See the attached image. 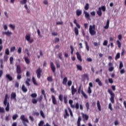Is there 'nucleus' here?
I'll return each mask as SVG.
<instances>
[{
	"instance_id": "f257e3e1",
	"label": "nucleus",
	"mask_w": 126,
	"mask_h": 126,
	"mask_svg": "<svg viewBox=\"0 0 126 126\" xmlns=\"http://www.w3.org/2000/svg\"><path fill=\"white\" fill-rule=\"evenodd\" d=\"M8 98V94H6L5 95V98L3 101V104L6 107H5V110L6 112L9 111V102H7V99Z\"/></svg>"
},
{
	"instance_id": "f03ea898",
	"label": "nucleus",
	"mask_w": 126,
	"mask_h": 126,
	"mask_svg": "<svg viewBox=\"0 0 126 126\" xmlns=\"http://www.w3.org/2000/svg\"><path fill=\"white\" fill-rule=\"evenodd\" d=\"M108 93L110 94L111 97L110 98V100L112 103L114 104L115 103V94L112 92V91L111 89L108 90Z\"/></svg>"
},
{
	"instance_id": "7ed1b4c3",
	"label": "nucleus",
	"mask_w": 126,
	"mask_h": 126,
	"mask_svg": "<svg viewBox=\"0 0 126 126\" xmlns=\"http://www.w3.org/2000/svg\"><path fill=\"white\" fill-rule=\"evenodd\" d=\"M95 26L94 25H90L89 28V32L92 36H94L96 34V32L95 31Z\"/></svg>"
},
{
	"instance_id": "20e7f679",
	"label": "nucleus",
	"mask_w": 126,
	"mask_h": 126,
	"mask_svg": "<svg viewBox=\"0 0 126 126\" xmlns=\"http://www.w3.org/2000/svg\"><path fill=\"white\" fill-rule=\"evenodd\" d=\"M101 10L103 11V12H105L106 11V7L105 5L102 6L101 7H99L98 10L97 11V14L99 17H101L102 15Z\"/></svg>"
},
{
	"instance_id": "39448f33",
	"label": "nucleus",
	"mask_w": 126,
	"mask_h": 126,
	"mask_svg": "<svg viewBox=\"0 0 126 126\" xmlns=\"http://www.w3.org/2000/svg\"><path fill=\"white\" fill-rule=\"evenodd\" d=\"M20 119L22 120V123L25 126H27V124H26V122L28 124H29V121L28 119L25 118V115H22L20 116Z\"/></svg>"
},
{
	"instance_id": "423d86ee",
	"label": "nucleus",
	"mask_w": 126,
	"mask_h": 126,
	"mask_svg": "<svg viewBox=\"0 0 126 126\" xmlns=\"http://www.w3.org/2000/svg\"><path fill=\"white\" fill-rule=\"evenodd\" d=\"M93 87V84L92 82H90L89 83V86L88 87V93L89 94V95H91V94L92 92L91 88Z\"/></svg>"
},
{
	"instance_id": "0eeeda50",
	"label": "nucleus",
	"mask_w": 126,
	"mask_h": 126,
	"mask_svg": "<svg viewBox=\"0 0 126 126\" xmlns=\"http://www.w3.org/2000/svg\"><path fill=\"white\" fill-rule=\"evenodd\" d=\"M42 72V70L40 68H38L37 69L36 71V73L37 74V77L38 79H40L41 77V73Z\"/></svg>"
},
{
	"instance_id": "6e6552de",
	"label": "nucleus",
	"mask_w": 126,
	"mask_h": 126,
	"mask_svg": "<svg viewBox=\"0 0 126 126\" xmlns=\"http://www.w3.org/2000/svg\"><path fill=\"white\" fill-rule=\"evenodd\" d=\"M25 38L28 41L30 42V43H32L33 42L32 38L31 39V35L30 34H27Z\"/></svg>"
},
{
	"instance_id": "1a4fd4ad",
	"label": "nucleus",
	"mask_w": 126,
	"mask_h": 126,
	"mask_svg": "<svg viewBox=\"0 0 126 126\" xmlns=\"http://www.w3.org/2000/svg\"><path fill=\"white\" fill-rule=\"evenodd\" d=\"M82 118L83 119V121H87L89 119V116L87 114H84L83 113H82Z\"/></svg>"
},
{
	"instance_id": "9d476101",
	"label": "nucleus",
	"mask_w": 126,
	"mask_h": 126,
	"mask_svg": "<svg viewBox=\"0 0 126 126\" xmlns=\"http://www.w3.org/2000/svg\"><path fill=\"white\" fill-rule=\"evenodd\" d=\"M71 94L72 95H74L75 93L77 92V90L76 88H74V85H72L71 88Z\"/></svg>"
},
{
	"instance_id": "9b49d317",
	"label": "nucleus",
	"mask_w": 126,
	"mask_h": 126,
	"mask_svg": "<svg viewBox=\"0 0 126 126\" xmlns=\"http://www.w3.org/2000/svg\"><path fill=\"white\" fill-rule=\"evenodd\" d=\"M2 34L3 35H6L7 36H9L11 35H12V32H10L9 31H8L7 32H2Z\"/></svg>"
},
{
	"instance_id": "f8f14e48",
	"label": "nucleus",
	"mask_w": 126,
	"mask_h": 126,
	"mask_svg": "<svg viewBox=\"0 0 126 126\" xmlns=\"http://www.w3.org/2000/svg\"><path fill=\"white\" fill-rule=\"evenodd\" d=\"M84 13L85 14V18L87 19L88 20H91L90 15L89 13L85 11L84 12Z\"/></svg>"
},
{
	"instance_id": "ddd939ff",
	"label": "nucleus",
	"mask_w": 126,
	"mask_h": 126,
	"mask_svg": "<svg viewBox=\"0 0 126 126\" xmlns=\"http://www.w3.org/2000/svg\"><path fill=\"white\" fill-rule=\"evenodd\" d=\"M50 67H51L53 72L55 73V71H56V67L54 65L53 62H51L50 63Z\"/></svg>"
},
{
	"instance_id": "4468645a",
	"label": "nucleus",
	"mask_w": 126,
	"mask_h": 126,
	"mask_svg": "<svg viewBox=\"0 0 126 126\" xmlns=\"http://www.w3.org/2000/svg\"><path fill=\"white\" fill-rule=\"evenodd\" d=\"M16 72L18 74H20L22 73L21 67L19 65H17Z\"/></svg>"
},
{
	"instance_id": "2eb2a0df",
	"label": "nucleus",
	"mask_w": 126,
	"mask_h": 126,
	"mask_svg": "<svg viewBox=\"0 0 126 126\" xmlns=\"http://www.w3.org/2000/svg\"><path fill=\"white\" fill-rule=\"evenodd\" d=\"M11 99L16 100V93L12 92L11 94Z\"/></svg>"
},
{
	"instance_id": "dca6fc26",
	"label": "nucleus",
	"mask_w": 126,
	"mask_h": 126,
	"mask_svg": "<svg viewBox=\"0 0 126 126\" xmlns=\"http://www.w3.org/2000/svg\"><path fill=\"white\" fill-rule=\"evenodd\" d=\"M6 79L8 80L9 81H12L13 80V78L10 76L9 74H7L6 75Z\"/></svg>"
},
{
	"instance_id": "f3484780",
	"label": "nucleus",
	"mask_w": 126,
	"mask_h": 126,
	"mask_svg": "<svg viewBox=\"0 0 126 126\" xmlns=\"http://www.w3.org/2000/svg\"><path fill=\"white\" fill-rule=\"evenodd\" d=\"M52 102L54 105H57V101L56 99L55 96L54 95H52Z\"/></svg>"
},
{
	"instance_id": "a211bd4d",
	"label": "nucleus",
	"mask_w": 126,
	"mask_h": 126,
	"mask_svg": "<svg viewBox=\"0 0 126 126\" xmlns=\"http://www.w3.org/2000/svg\"><path fill=\"white\" fill-rule=\"evenodd\" d=\"M44 123V122L43 121H40L39 124H38V126H43ZM44 126H51L49 125L48 123H47L46 125H44Z\"/></svg>"
},
{
	"instance_id": "6ab92c4d",
	"label": "nucleus",
	"mask_w": 126,
	"mask_h": 126,
	"mask_svg": "<svg viewBox=\"0 0 126 126\" xmlns=\"http://www.w3.org/2000/svg\"><path fill=\"white\" fill-rule=\"evenodd\" d=\"M82 120L81 117L79 116L77 120V126H81V121ZM81 126H85L84 124H83Z\"/></svg>"
},
{
	"instance_id": "aec40b11",
	"label": "nucleus",
	"mask_w": 126,
	"mask_h": 126,
	"mask_svg": "<svg viewBox=\"0 0 126 126\" xmlns=\"http://www.w3.org/2000/svg\"><path fill=\"white\" fill-rule=\"evenodd\" d=\"M82 10L80 9H77L76 11V16L77 17H79L80 15H81L82 14Z\"/></svg>"
},
{
	"instance_id": "412c9836",
	"label": "nucleus",
	"mask_w": 126,
	"mask_h": 126,
	"mask_svg": "<svg viewBox=\"0 0 126 126\" xmlns=\"http://www.w3.org/2000/svg\"><path fill=\"white\" fill-rule=\"evenodd\" d=\"M95 82L98 83L99 86L101 87L102 86V83L101 82V81L99 80V78H96L95 79Z\"/></svg>"
},
{
	"instance_id": "4be33fe9",
	"label": "nucleus",
	"mask_w": 126,
	"mask_h": 126,
	"mask_svg": "<svg viewBox=\"0 0 126 126\" xmlns=\"http://www.w3.org/2000/svg\"><path fill=\"white\" fill-rule=\"evenodd\" d=\"M22 91L26 93L28 92V89L27 88L25 87V85L24 84H23L22 85Z\"/></svg>"
},
{
	"instance_id": "5701e85b",
	"label": "nucleus",
	"mask_w": 126,
	"mask_h": 126,
	"mask_svg": "<svg viewBox=\"0 0 126 126\" xmlns=\"http://www.w3.org/2000/svg\"><path fill=\"white\" fill-rule=\"evenodd\" d=\"M76 56L78 60L80 61V62H82L81 56L78 52H76Z\"/></svg>"
},
{
	"instance_id": "b1692460",
	"label": "nucleus",
	"mask_w": 126,
	"mask_h": 126,
	"mask_svg": "<svg viewBox=\"0 0 126 126\" xmlns=\"http://www.w3.org/2000/svg\"><path fill=\"white\" fill-rule=\"evenodd\" d=\"M24 60H25V61L26 63L27 64H29L30 63V60H29V59L28 58V57H24Z\"/></svg>"
},
{
	"instance_id": "393cba45",
	"label": "nucleus",
	"mask_w": 126,
	"mask_h": 126,
	"mask_svg": "<svg viewBox=\"0 0 126 126\" xmlns=\"http://www.w3.org/2000/svg\"><path fill=\"white\" fill-rule=\"evenodd\" d=\"M67 81V78L66 77H64L63 81V84L65 86L66 85Z\"/></svg>"
},
{
	"instance_id": "a878e982",
	"label": "nucleus",
	"mask_w": 126,
	"mask_h": 126,
	"mask_svg": "<svg viewBox=\"0 0 126 126\" xmlns=\"http://www.w3.org/2000/svg\"><path fill=\"white\" fill-rule=\"evenodd\" d=\"M97 106L98 110L99 111H101V105L100 104V102L98 100L97 101Z\"/></svg>"
},
{
	"instance_id": "bb28decb",
	"label": "nucleus",
	"mask_w": 126,
	"mask_h": 126,
	"mask_svg": "<svg viewBox=\"0 0 126 126\" xmlns=\"http://www.w3.org/2000/svg\"><path fill=\"white\" fill-rule=\"evenodd\" d=\"M31 81V79L30 78H27V80L25 82V84L28 87H29L30 86V82Z\"/></svg>"
},
{
	"instance_id": "cd10ccee",
	"label": "nucleus",
	"mask_w": 126,
	"mask_h": 126,
	"mask_svg": "<svg viewBox=\"0 0 126 126\" xmlns=\"http://www.w3.org/2000/svg\"><path fill=\"white\" fill-rule=\"evenodd\" d=\"M110 21L109 20H107V23L105 26L104 27V28L106 30L108 29L109 26Z\"/></svg>"
},
{
	"instance_id": "c85d7f7f",
	"label": "nucleus",
	"mask_w": 126,
	"mask_h": 126,
	"mask_svg": "<svg viewBox=\"0 0 126 126\" xmlns=\"http://www.w3.org/2000/svg\"><path fill=\"white\" fill-rule=\"evenodd\" d=\"M65 114H64V119H66L67 117H68L69 116V115L68 113V111L66 109H65Z\"/></svg>"
},
{
	"instance_id": "c756f323",
	"label": "nucleus",
	"mask_w": 126,
	"mask_h": 126,
	"mask_svg": "<svg viewBox=\"0 0 126 126\" xmlns=\"http://www.w3.org/2000/svg\"><path fill=\"white\" fill-rule=\"evenodd\" d=\"M74 32L76 36H78L79 34V31L77 27L74 28Z\"/></svg>"
},
{
	"instance_id": "7c9ffc66",
	"label": "nucleus",
	"mask_w": 126,
	"mask_h": 126,
	"mask_svg": "<svg viewBox=\"0 0 126 126\" xmlns=\"http://www.w3.org/2000/svg\"><path fill=\"white\" fill-rule=\"evenodd\" d=\"M81 94L83 95V96L85 97V98H88V95L84 93L83 90H82L81 91Z\"/></svg>"
},
{
	"instance_id": "2f4dec72",
	"label": "nucleus",
	"mask_w": 126,
	"mask_h": 126,
	"mask_svg": "<svg viewBox=\"0 0 126 126\" xmlns=\"http://www.w3.org/2000/svg\"><path fill=\"white\" fill-rule=\"evenodd\" d=\"M69 103L70 104V106H71V108H74V105L72 104H73V101H72V99H69Z\"/></svg>"
},
{
	"instance_id": "473e14b6",
	"label": "nucleus",
	"mask_w": 126,
	"mask_h": 126,
	"mask_svg": "<svg viewBox=\"0 0 126 126\" xmlns=\"http://www.w3.org/2000/svg\"><path fill=\"white\" fill-rule=\"evenodd\" d=\"M8 60V56L5 55L3 57L4 62H7Z\"/></svg>"
},
{
	"instance_id": "72a5a7b5",
	"label": "nucleus",
	"mask_w": 126,
	"mask_h": 126,
	"mask_svg": "<svg viewBox=\"0 0 126 126\" xmlns=\"http://www.w3.org/2000/svg\"><path fill=\"white\" fill-rule=\"evenodd\" d=\"M9 27L11 29H12L13 31H14V30H15V25L10 24L9 25Z\"/></svg>"
},
{
	"instance_id": "f704fd0d",
	"label": "nucleus",
	"mask_w": 126,
	"mask_h": 126,
	"mask_svg": "<svg viewBox=\"0 0 126 126\" xmlns=\"http://www.w3.org/2000/svg\"><path fill=\"white\" fill-rule=\"evenodd\" d=\"M76 66H77V68L78 70H79V71L82 70V67L81 66V65L77 64Z\"/></svg>"
},
{
	"instance_id": "c9c22d12",
	"label": "nucleus",
	"mask_w": 126,
	"mask_h": 126,
	"mask_svg": "<svg viewBox=\"0 0 126 126\" xmlns=\"http://www.w3.org/2000/svg\"><path fill=\"white\" fill-rule=\"evenodd\" d=\"M120 58V53H118L117 55L115 57V60L117 61V60L119 59Z\"/></svg>"
},
{
	"instance_id": "e433bc0d",
	"label": "nucleus",
	"mask_w": 126,
	"mask_h": 126,
	"mask_svg": "<svg viewBox=\"0 0 126 126\" xmlns=\"http://www.w3.org/2000/svg\"><path fill=\"white\" fill-rule=\"evenodd\" d=\"M63 100L64 103L66 104L67 103V95H64Z\"/></svg>"
},
{
	"instance_id": "4c0bfd02",
	"label": "nucleus",
	"mask_w": 126,
	"mask_h": 126,
	"mask_svg": "<svg viewBox=\"0 0 126 126\" xmlns=\"http://www.w3.org/2000/svg\"><path fill=\"white\" fill-rule=\"evenodd\" d=\"M32 82H33V84H34V85L37 86L38 84H37V83H36V81H35V78H34V77L33 76L32 77Z\"/></svg>"
},
{
	"instance_id": "58836bf2",
	"label": "nucleus",
	"mask_w": 126,
	"mask_h": 126,
	"mask_svg": "<svg viewBox=\"0 0 126 126\" xmlns=\"http://www.w3.org/2000/svg\"><path fill=\"white\" fill-rule=\"evenodd\" d=\"M31 96L33 98H36L37 97V94L36 93H32L31 94Z\"/></svg>"
},
{
	"instance_id": "ea45409f",
	"label": "nucleus",
	"mask_w": 126,
	"mask_h": 126,
	"mask_svg": "<svg viewBox=\"0 0 126 126\" xmlns=\"http://www.w3.org/2000/svg\"><path fill=\"white\" fill-rule=\"evenodd\" d=\"M32 103L33 104H36L37 102V100L36 99H35V98H32Z\"/></svg>"
},
{
	"instance_id": "a19ab883",
	"label": "nucleus",
	"mask_w": 126,
	"mask_h": 126,
	"mask_svg": "<svg viewBox=\"0 0 126 126\" xmlns=\"http://www.w3.org/2000/svg\"><path fill=\"white\" fill-rule=\"evenodd\" d=\"M117 44L118 48H120L121 47V43L119 40H117Z\"/></svg>"
},
{
	"instance_id": "79ce46f5",
	"label": "nucleus",
	"mask_w": 126,
	"mask_h": 126,
	"mask_svg": "<svg viewBox=\"0 0 126 126\" xmlns=\"http://www.w3.org/2000/svg\"><path fill=\"white\" fill-rule=\"evenodd\" d=\"M89 8V4L88 3H87L86 5L85 6V9L86 10H88Z\"/></svg>"
},
{
	"instance_id": "37998d69",
	"label": "nucleus",
	"mask_w": 126,
	"mask_h": 126,
	"mask_svg": "<svg viewBox=\"0 0 126 126\" xmlns=\"http://www.w3.org/2000/svg\"><path fill=\"white\" fill-rule=\"evenodd\" d=\"M47 81L50 82H52L53 81V79L51 76H49L47 77Z\"/></svg>"
},
{
	"instance_id": "c03bdc74",
	"label": "nucleus",
	"mask_w": 126,
	"mask_h": 126,
	"mask_svg": "<svg viewBox=\"0 0 126 126\" xmlns=\"http://www.w3.org/2000/svg\"><path fill=\"white\" fill-rule=\"evenodd\" d=\"M4 112V108L3 107H0V113H3Z\"/></svg>"
},
{
	"instance_id": "a18cd8bd",
	"label": "nucleus",
	"mask_w": 126,
	"mask_h": 126,
	"mask_svg": "<svg viewBox=\"0 0 126 126\" xmlns=\"http://www.w3.org/2000/svg\"><path fill=\"white\" fill-rule=\"evenodd\" d=\"M5 53L7 56L9 55V49L8 48L5 49Z\"/></svg>"
},
{
	"instance_id": "49530a36",
	"label": "nucleus",
	"mask_w": 126,
	"mask_h": 126,
	"mask_svg": "<svg viewBox=\"0 0 126 126\" xmlns=\"http://www.w3.org/2000/svg\"><path fill=\"white\" fill-rule=\"evenodd\" d=\"M63 95L62 94H60L59 96V99L61 102L63 101Z\"/></svg>"
},
{
	"instance_id": "de8ad7c7",
	"label": "nucleus",
	"mask_w": 126,
	"mask_h": 126,
	"mask_svg": "<svg viewBox=\"0 0 126 126\" xmlns=\"http://www.w3.org/2000/svg\"><path fill=\"white\" fill-rule=\"evenodd\" d=\"M85 44H86V49L87 51H89L90 48H89V46H88L87 41H85Z\"/></svg>"
},
{
	"instance_id": "09e8293b",
	"label": "nucleus",
	"mask_w": 126,
	"mask_h": 126,
	"mask_svg": "<svg viewBox=\"0 0 126 126\" xmlns=\"http://www.w3.org/2000/svg\"><path fill=\"white\" fill-rule=\"evenodd\" d=\"M9 60H10V63L11 64H13V57H10Z\"/></svg>"
},
{
	"instance_id": "8fccbe9b",
	"label": "nucleus",
	"mask_w": 126,
	"mask_h": 126,
	"mask_svg": "<svg viewBox=\"0 0 126 126\" xmlns=\"http://www.w3.org/2000/svg\"><path fill=\"white\" fill-rule=\"evenodd\" d=\"M124 66L123 63L122 62H120V66H119V69H121Z\"/></svg>"
},
{
	"instance_id": "3c124183",
	"label": "nucleus",
	"mask_w": 126,
	"mask_h": 126,
	"mask_svg": "<svg viewBox=\"0 0 126 126\" xmlns=\"http://www.w3.org/2000/svg\"><path fill=\"white\" fill-rule=\"evenodd\" d=\"M18 116L17 114H15V115H13L12 119L13 120H15L18 118Z\"/></svg>"
},
{
	"instance_id": "603ef678",
	"label": "nucleus",
	"mask_w": 126,
	"mask_h": 126,
	"mask_svg": "<svg viewBox=\"0 0 126 126\" xmlns=\"http://www.w3.org/2000/svg\"><path fill=\"white\" fill-rule=\"evenodd\" d=\"M86 107L87 108V111H88L90 109L89 102L86 103Z\"/></svg>"
},
{
	"instance_id": "864d4df0",
	"label": "nucleus",
	"mask_w": 126,
	"mask_h": 126,
	"mask_svg": "<svg viewBox=\"0 0 126 126\" xmlns=\"http://www.w3.org/2000/svg\"><path fill=\"white\" fill-rule=\"evenodd\" d=\"M107 44H108V40H105L104 41V42L103 43V46H107Z\"/></svg>"
},
{
	"instance_id": "5fc2aeb1",
	"label": "nucleus",
	"mask_w": 126,
	"mask_h": 126,
	"mask_svg": "<svg viewBox=\"0 0 126 126\" xmlns=\"http://www.w3.org/2000/svg\"><path fill=\"white\" fill-rule=\"evenodd\" d=\"M16 48L15 46H13L10 49V52H13L15 51Z\"/></svg>"
},
{
	"instance_id": "6e6d98bb",
	"label": "nucleus",
	"mask_w": 126,
	"mask_h": 126,
	"mask_svg": "<svg viewBox=\"0 0 126 126\" xmlns=\"http://www.w3.org/2000/svg\"><path fill=\"white\" fill-rule=\"evenodd\" d=\"M27 0H23L20 1V3L21 4H25L26 3Z\"/></svg>"
},
{
	"instance_id": "4d7b16f0",
	"label": "nucleus",
	"mask_w": 126,
	"mask_h": 126,
	"mask_svg": "<svg viewBox=\"0 0 126 126\" xmlns=\"http://www.w3.org/2000/svg\"><path fill=\"white\" fill-rule=\"evenodd\" d=\"M40 115L42 116L43 118H45V115L42 110H40Z\"/></svg>"
},
{
	"instance_id": "13d9d810",
	"label": "nucleus",
	"mask_w": 126,
	"mask_h": 126,
	"mask_svg": "<svg viewBox=\"0 0 126 126\" xmlns=\"http://www.w3.org/2000/svg\"><path fill=\"white\" fill-rule=\"evenodd\" d=\"M42 99H43V96H42V95H40L39 97L38 98V101L39 102H41V100H42Z\"/></svg>"
},
{
	"instance_id": "bf43d9fd",
	"label": "nucleus",
	"mask_w": 126,
	"mask_h": 126,
	"mask_svg": "<svg viewBox=\"0 0 126 126\" xmlns=\"http://www.w3.org/2000/svg\"><path fill=\"white\" fill-rule=\"evenodd\" d=\"M109 109L111 110V111H113V108L112 107V104L111 103H110L109 104V106H108Z\"/></svg>"
},
{
	"instance_id": "052dcab7",
	"label": "nucleus",
	"mask_w": 126,
	"mask_h": 126,
	"mask_svg": "<svg viewBox=\"0 0 126 126\" xmlns=\"http://www.w3.org/2000/svg\"><path fill=\"white\" fill-rule=\"evenodd\" d=\"M114 67L113 66H111L109 67V71L112 72L113 71Z\"/></svg>"
},
{
	"instance_id": "680f3d73",
	"label": "nucleus",
	"mask_w": 126,
	"mask_h": 126,
	"mask_svg": "<svg viewBox=\"0 0 126 126\" xmlns=\"http://www.w3.org/2000/svg\"><path fill=\"white\" fill-rule=\"evenodd\" d=\"M41 93H42V94H43L44 96V97L45 98L46 97V94H45V91L43 89L41 90Z\"/></svg>"
},
{
	"instance_id": "e2e57ef3",
	"label": "nucleus",
	"mask_w": 126,
	"mask_h": 126,
	"mask_svg": "<svg viewBox=\"0 0 126 126\" xmlns=\"http://www.w3.org/2000/svg\"><path fill=\"white\" fill-rule=\"evenodd\" d=\"M81 88H82V86H81V85H80V86H79V88H78V93L79 94H80V91H81Z\"/></svg>"
},
{
	"instance_id": "0e129e2a",
	"label": "nucleus",
	"mask_w": 126,
	"mask_h": 126,
	"mask_svg": "<svg viewBox=\"0 0 126 126\" xmlns=\"http://www.w3.org/2000/svg\"><path fill=\"white\" fill-rule=\"evenodd\" d=\"M22 52V48L21 47H19L18 49V53L19 54H21Z\"/></svg>"
},
{
	"instance_id": "69168bd1",
	"label": "nucleus",
	"mask_w": 126,
	"mask_h": 126,
	"mask_svg": "<svg viewBox=\"0 0 126 126\" xmlns=\"http://www.w3.org/2000/svg\"><path fill=\"white\" fill-rule=\"evenodd\" d=\"M15 87L17 88H19V83H18V82L16 81L15 82Z\"/></svg>"
},
{
	"instance_id": "338daca9",
	"label": "nucleus",
	"mask_w": 126,
	"mask_h": 126,
	"mask_svg": "<svg viewBox=\"0 0 126 126\" xmlns=\"http://www.w3.org/2000/svg\"><path fill=\"white\" fill-rule=\"evenodd\" d=\"M125 52H126V51L125 50V49H123V50H122V53H121V56H124V55H125Z\"/></svg>"
},
{
	"instance_id": "774afa93",
	"label": "nucleus",
	"mask_w": 126,
	"mask_h": 126,
	"mask_svg": "<svg viewBox=\"0 0 126 126\" xmlns=\"http://www.w3.org/2000/svg\"><path fill=\"white\" fill-rule=\"evenodd\" d=\"M67 84L69 87H70L72 85V81L69 80L67 82Z\"/></svg>"
}]
</instances>
